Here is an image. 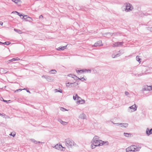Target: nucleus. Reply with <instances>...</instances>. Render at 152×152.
I'll return each instance as SVG.
<instances>
[{
  "label": "nucleus",
  "instance_id": "obj_1",
  "mask_svg": "<svg viewBox=\"0 0 152 152\" xmlns=\"http://www.w3.org/2000/svg\"><path fill=\"white\" fill-rule=\"evenodd\" d=\"M141 147L139 145H132L126 149V152L138 151L140 150Z\"/></svg>",
  "mask_w": 152,
  "mask_h": 152
},
{
  "label": "nucleus",
  "instance_id": "obj_2",
  "mask_svg": "<svg viewBox=\"0 0 152 152\" xmlns=\"http://www.w3.org/2000/svg\"><path fill=\"white\" fill-rule=\"evenodd\" d=\"M102 140H98L96 141L91 142V147L92 149L95 148L96 147L101 146Z\"/></svg>",
  "mask_w": 152,
  "mask_h": 152
},
{
  "label": "nucleus",
  "instance_id": "obj_3",
  "mask_svg": "<svg viewBox=\"0 0 152 152\" xmlns=\"http://www.w3.org/2000/svg\"><path fill=\"white\" fill-rule=\"evenodd\" d=\"M65 142L66 145L68 147H71L74 145V142L71 139L69 138L65 140Z\"/></svg>",
  "mask_w": 152,
  "mask_h": 152
},
{
  "label": "nucleus",
  "instance_id": "obj_4",
  "mask_svg": "<svg viewBox=\"0 0 152 152\" xmlns=\"http://www.w3.org/2000/svg\"><path fill=\"white\" fill-rule=\"evenodd\" d=\"M133 8V7L132 4L129 3H126L125 11L126 12H130L132 10Z\"/></svg>",
  "mask_w": 152,
  "mask_h": 152
},
{
  "label": "nucleus",
  "instance_id": "obj_5",
  "mask_svg": "<svg viewBox=\"0 0 152 152\" xmlns=\"http://www.w3.org/2000/svg\"><path fill=\"white\" fill-rule=\"evenodd\" d=\"M89 72L90 73L91 72V70L89 69H82L80 70H76V72L78 74H82V73L85 72Z\"/></svg>",
  "mask_w": 152,
  "mask_h": 152
},
{
  "label": "nucleus",
  "instance_id": "obj_6",
  "mask_svg": "<svg viewBox=\"0 0 152 152\" xmlns=\"http://www.w3.org/2000/svg\"><path fill=\"white\" fill-rule=\"evenodd\" d=\"M54 147L56 149L63 151H65V148L63 147L61 145L57 144L55 145Z\"/></svg>",
  "mask_w": 152,
  "mask_h": 152
},
{
  "label": "nucleus",
  "instance_id": "obj_7",
  "mask_svg": "<svg viewBox=\"0 0 152 152\" xmlns=\"http://www.w3.org/2000/svg\"><path fill=\"white\" fill-rule=\"evenodd\" d=\"M12 13H16V14L20 17L22 19H23V18H24L25 17H26L27 15H23L22 14H20V13L18 12L17 11H14Z\"/></svg>",
  "mask_w": 152,
  "mask_h": 152
},
{
  "label": "nucleus",
  "instance_id": "obj_8",
  "mask_svg": "<svg viewBox=\"0 0 152 152\" xmlns=\"http://www.w3.org/2000/svg\"><path fill=\"white\" fill-rule=\"evenodd\" d=\"M23 19L25 20V21H29L30 22H31L33 20V19L32 18L28 17L27 15L26 17H25L24 18H23Z\"/></svg>",
  "mask_w": 152,
  "mask_h": 152
},
{
  "label": "nucleus",
  "instance_id": "obj_9",
  "mask_svg": "<svg viewBox=\"0 0 152 152\" xmlns=\"http://www.w3.org/2000/svg\"><path fill=\"white\" fill-rule=\"evenodd\" d=\"M102 45H103L102 44V40H99V41H97L95 43L94 45V47L102 46Z\"/></svg>",
  "mask_w": 152,
  "mask_h": 152
},
{
  "label": "nucleus",
  "instance_id": "obj_10",
  "mask_svg": "<svg viewBox=\"0 0 152 152\" xmlns=\"http://www.w3.org/2000/svg\"><path fill=\"white\" fill-rule=\"evenodd\" d=\"M146 134L148 136H149L152 134V128L149 129L148 128H147L146 129Z\"/></svg>",
  "mask_w": 152,
  "mask_h": 152
},
{
  "label": "nucleus",
  "instance_id": "obj_11",
  "mask_svg": "<svg viewBox=\"0 0 152 152\" xmlns=\"http://www.w3.org/2000/svg\"><path fill=\"white\" fill-rule=\"evenodd\" d=\"M144 91H150L152 90V86H147L144 88L143 89Z\"/></svg>",
  "mask_w": 152,
  "mask_h": 152
},
{
  "label": "nucleus",
  "instance_id": "obj_12",
  "mask_svg": "<svg viewBox=\"0 0 152 152\" xmlns=\"http://www.w3.org/2000/svg\"><path fill=\"white\" fill-rule=\"evenodd\" d=\"M76 102V103L77 104H82L85 103V100L84 99H81V100H80L78 99V100H77V101Z\"/></svg>",
  "mask_w": 152,
  "mask_h": 152
},
{
  "label": "nucleus",
  "instance_id": "obj_13",
  "mask_svg": "<svg viewBox=\"0 0 152 152\" xmlns=\"http://www.w3.org/2000/svg\"><path fill=\"white\" fill-rule=\"evenodd\" d=\"M130 109H132L133 110V111H135L137 110V107L136 105L134 104L131 106L129 107Z\"/></svg>",
  "mask_w": 152,
  "mask_h": 152
},
{
  "label": "nucleus",
  "instance_id": "obj_14",
  "mask_svg": "<svg viewBox=\"0 0 152 152\" xmlns=\"http://www.w3.org/2000/svg\"><path fill=\"white\" fill-rule=\"evenodd\" d=\"M86 115L84 113H83L81 114L79 116V118L82 119H86Z\"/></svg>",
  "mask_w": 152,
  "mask_h": 152
},
{
  "label": "nucleus",
  "instance_id": "obj_15",
  "mask_svg": "<svg viewBox=\"0 0 152 152\" xmlns=\"http://www.w3.org/2000/svg\"><path fill=\"white\" fill-rule=\"evenodd\" d=\"M67 45L65 46H61L59 47L58 48L56 49V50L58 51L63 50L66 48Z\"/></svg>",
  "mask_w": 152,
  "mask_h": 152
},
{
  "label": "nucleus",
  "instance_id": "obj_16",
  "mask_svg": "<svg viewBox=\"0 0 152 152\" xmlns=\"http://www.w3.org/2000/svg\"><path fill=\"white\" fill-rule=\"evenodd\" d=\"M100 140L99 139V137L97 136H95L92 140L91 142L96 141L97 140Z\"/></svg>",
  "mask_w": 152,
  "mask_h": 152
},
{
  "label": "nucleus",
  "instance_id": "obj_17",
  "mask_svg": "<svg viewBox=\"0 0 152 152\" xmlns=\"http://www.w3.org/2000/svg\"><path fill=\"white\" fill-rule=\"evenodd\" d=\"M120 124L121 125V127H127L128 126V124L127 123H121Z\"/></svg>",
  "mask_w": 152,
  "mask_h": 152
},
{
  "label": "nucleus",
  "instance_id": "obj_18",
  "mask_svg": "<svg viewBox=\"0 0 152 152\" xmlns=\"http://www.w3.org/2000/svg\"><path fill=\"white\" fill-rule=\"evenodd\" d=\"M20 59L18 57H16L15 58H13L12 59L9 60V61L10 62H12L13 61H18V60H20Z\"/></svg>",
  "mask_w": 152,
  "mask_h": 152
},
{
  "label": "nucleus",
  "instance_id": "obj_19",
  "mask_svg": "<svg viewBox=\"0 0 152 152\" xmlns=\"http://www.w3.org/2000/svg\"><path fill=\"white\" fill-rule=\"evenodd\" d=\"M76 80H81L82 81H83L84 80H86L87 79V78H84L83 77L81 78H80L77 77V76H76Z\"/></svg>",
  "mask_w": 152,
  "mask_h": 152
},
{
  "label": "nucleus",
  "instance_id": "obj_20",
  "mask_svg": "<svg viewBox=\"0 0 152 152\" xmlns=\"http://www.w3.org/2000/svg\"><path fill=\"white\" fill-rule=\"evenodd\" d=\"M124 135L126 137H131V136L132 135V134L131 133L124 132Z\"/></svg>",
  "mask_w": 152,
  "mask_h": 152
},
{
  "label": "nucleus",
  "instance_id": "obj_21",
  "mask_svg": "<svg viewBox=\"0 0 152 152\" xmlns=\"http://www.w3.org/2000/svg\"><path fill=\"white\" fill-rule=\"evenodd\" d=\"M59 121L61 123V124H62L63 125H66L67 124V122L63 121L61 119H59Z\"/></svg>",
  "mask_w": 152,
  "mask_h": 152
},
{
  "label": "nucleus",
  "instance_id": "obj_22",
  "mask_svg": "<svg viewBox=\"0 0 152 152\" xmlns=\"http://www.w3.org/2000/svg\"><path fill=\"white\" fill-rule=\"evenodd\" d=\"M0 43H1V45H9L11 44V42L9 41L5 42H0Z\"/></svg>",
  "mask_w": 152,
  "mask_h": 152
},
{
  "label": "nucleus",
  "instance_id": "obj_23",
  "mask_svg": "<svg viewBox=\"0 0 152 152\" xmlns=\"http://www.w3.org/2000/svg\"><path fill=\"white\" fill-rule=\"evenodd\" d=\"M57 72V71L55 69H52L49 72V73L51 74H55Z\"/></svg>",
  "mask_w": 152,
  "mask_h": 152
},
{
  "label": "nucleus",
  "instance_id": "obj_24",
  "mask_svg": "<svg viewBox=\"0 0 152 152\" xmlns=\"http://www.w3.org/2000/svg\"><path fill=\"white\" fill-rule=\"evenodd\" d=\"M14 30L16 32L19 34H21L22 33V31L19 29H17L16 28H14Z\"/></svg>",
  "mask_w": 152,
  "mask_h": 152
},
{
  "label": "nucleus",
  "instance_id": "obj_25",
  "mask_svg": "<svg viewBox=\"0 0 152 152\" xmlns=\"http://www.w3.org/2000/svg\"><path fill=\"white\" fill-rule=\"evenodd\" d=\"M77 98V100H78L79 99H81L80 97L78 96L77 94H76L75 96H73V99L74 100H75Z\"/></svg>",
  "mask_w": 152,
  "mask_h": 152
},
{
  "label": "nucleus",
  "instance_id": "obj_26",
  "mask_svg": "<svg viewBox=\"0 0 152 152\" xmlns=\"http://www.w3.org/2000/svg\"><path fill=\"white\" fill-rule=\"evenodd\" d=\"M102 142H101V146L103 145L104 144H106V145H108L109 144V142L107 141H103L102 140Z\"/></svg>",
  "mask_w": 152,
  "mask_h": 152
},
{
  "label": "nucleus",
  "instance_id": "obj_27",
  "mask_svg": "<svg viewBox=\"0 0 152 152\" xmlns=\"http://www.w3.org/2000/svg\"><path fill=\"white\" fill-rule=\"evenodd\" d=\"M46 79L48 81H50L52 80V78L50 76H47V77L46 78Z\"/></svg>",
  "mask_w": 152,
  "mask_h": 152
},
{
  "label": "nucleus",
  "instance_id": "obj_28",
  "mask_svg": "<svg viewBox=\"0 0 152 152\" xmlns=\"http://www.w3.org/2000/svg\"><path fill=\"white\" fill-rule=\"evenodd\" d=\"M68 76L71 77L72 78H74V79L75 80H76V79H75L74 78L75 77H76V76L75 75L72 74H69Z\"/></svg>",
  "mask_w": 152,
  "mask_h": 152
},
{
  "label": "nucleus",
  "instance_id": "obj_29",
  "mask_svg": "<svg viewBox=\"0 0 152 152\" xmlns=\"http://www.w3.org/2000/svg\"><path fill=\"white\" fill-rule=\"evenodd\" d=\"M117 45H118V47L120 46H121L123 45V44H124V42H117Z\"/></svg>",
  "mask_w": 152,
  "mask_h": 152
},
{
  "label": "nucleus",
  "instance_id": "obj_30",
  "mask_svg": "<svg viewBox=\"0 0 152 152\" xmlns=\"http://www.w3.org/2000/svg\"><path fill=\"white\" fill-rule=\"evenodd\" d=\"M86 8L83 6H81L80 7V10L83 11H86Z\"/></svg>",
  "mask_w": 152,
  "mask_h": 152
},
{
  "label": "nucleus",
  "instance_id": "obj_31",
  "mask_svg": "<svg viewBox=\"0 0 152 152\" xmlns=\"http://www.w3.org/2000/svg\"><path fill=\"white\" fill-rule=\"evenodd\" d=\"M30 140L32 142H34L35 144H37V141H36L34 139H31Z\"/></svg>",
  "mask_w": 152,
  "mask_h": 152
},
{
  "label": "nucleus",
  "instance_id": "obj_32",
  "mask_svg": "<svg viewBox=\"0 0 152 152\" xmlns=\"http://www.w3.org/2000/svg\"><path fill=\"white\" fill-rule=\"evenodd\" d=\"M120 56V54H119V53H118V54H116L114 56V57H113V55H112V57L113 58H116V57H118L119 56Z\"/></svg>",
  "mask_w": 152,
  "mask_h": 152
},
{
  "label": "nucleus",
  "instance_id": "obj_33",
  "mask_svg": "<svg viewBox=\"0 0 152 152\" xmlns=\"http://www.w3.org/2000/svg\"><path fill=\"white\" fill-rule=\"evenodd\" d=\"M136 58L137 60L139 63H140L141 62L140 60L141 59L139 58V56H137L136 57Z\"/></svg>",
  "mask_w": 152,
  "mask_h": 152
},
{
  "label": "nucleus",
  "instance_id": "obj_34",
  "mask_svg": "<svg viewBox=\"0 0 152 152\" xmlns=\"http://www.w3.org/2000/svg\"><path fill=\"white\" fill-rule=\"evenodd\" d=\"M112 46L113 47H118V45H117V42H115L114 44H113Z\"/></svg>",
  "mask_w": 152,
  "mask_h": 152
},
{
  "label": "nucleus",
  "instance_id": "obj_35",
  "mask_svg": "<svg viewBox=\"0 0 152 152\" xmlns=\"http://www.w3.org/2000/svg\"><path fill=\"white\" fill-rule=\"evenodd\" d=\"M13 1L15 2V3L17 4L18 2H21L20 0H12Z\"/></svg>",
  "mask_w": 152,
  "mask_h": 152
},
{
  "label": "nucleus",
  "instance_id": "obj_36",
  "mask_svg": "<svg viewBox=\"0 0 152 152\" xmlns=\"http://www.w3.org/2000/svg\"><path fill=\"white\" fill-rule=\"evenodd\" d=\"M60 110L63 111H65L67 110L66 109L63 107H61Z\"/></svg>",
  "mask_w": 152,
  "mask_h": 152
},
{
  "label": "nucleus",
  "instance_id": "obj_37",
  "mask_svg": "<svg viewBox=\"0 0 152 152\" xmlns=\"http://www.w3.org/2000/svg\"><path fill=\"white\" fill-rule=\"evenodd\" d=\"M73 83H70L69 82H68L67 83H66V86L67 87H69L70 86V84L72 85Z\"/></svg>",
  "mask_w": 152,
  "mask_h": 152
},
{
  "label": "nucleus",
  "instance_id": "obj_38",
  "mask_svg": "<svg viewBox=\"0 0 152 152\" xmlns=\"http://www.w3.org/2000/svg\"><path fill=\"white\" fill-rule=\"evenodd\" d=\"M22 90H26V91L27 92H28V93H29L30 94L31 93L29 91V90L28 89H27V88H24L22 89Z\"/></svg>",
  "mask_w": 152,
  "mask_h": 152
},
{
  "label": "nucleus",
  "instance_id": "obj_39",
  "mask_svg": "<svg viewBox=\"0 0 152 152\" xmlns=\"http://www.w3.org/2000/svg\"><path fill=\"white\" fill-rule=\"evenodd\" d=\"M3 101L4 102H5L7 103H9V101H10V100H4V99H3Z\"/></svg>",
  "mask_w": 152,
  "mask_h": 152
},
{
  "label": "nucleus",
  "instance_id": "obj_40",
  "mask_svg": "<svg viewBox=\"0 0 152 152\" xmlns=\"http://www.w3.org/2000/svg\"><path fill=\"white\" fill-rule=\"evenodd\" d=\"M22 90H23L22 89H17V90H16V91H15V92H18V91H20Z\"/></svg>",
  "mask_w": 152,
  "mask_h": 152
},
{
  "label": "nucleus",
  "instance_id": "obj_41",
  "mask_svg": "<svg viewBox=\"0 0 152 152\" xmlns=\"http://www.w3.org/2000/svg\"><path fill=\"white\" fill-rule=\"evenodd\" d=\"M111 121L112 123L113 124H115L118 125H120V124L121 123H114V122H113L112 121Z\"/></svg>",
  "mask_w": 152,
  "mask_h": 152
},
{
  "label": "nucleus",
  "instance_id": "obj_42",
  "mask_svg": "<svg viewBox=\"0 0 152 152\" xmlns=\"http://www.w3.org/2000/svg\"><path fill=\"white\" fill-rule=\"evenodd\" d=\"M47 76L45 75H43L42 76V78H45L46 79V78L47 77Z\"/></svg>",
  "mask_w": 152,
  "mask_h": 152
},
{
  "label": "nucleus",
  "instance_id": "obj_43",
  "mask_svg": "<svg viewBox=\"0 0 152 152\" xmlns=\"http://www.w3.org/2000/svg\"><path fill=\"white\" fill-rule=\"evenodd\" d=\"M125 94L126 96L128 95L129 94V93L126 91L125 92Z\"/></svg>",
  "mask_w": 152,
  "mask_h": 152
},
{
  "label": "nucleus",
  "instance_id": "obj_44",
  "mask_svg": "<svg viewBox=\"0 0 152 152\" xmlns=\"http://www.w3.org/2000/svg\"><path fill=\"white\" fill-rule=\"evenodd\" d=\"M58 92H59L61 93H62V90L61 89H60V90L58 91Z\"/></svg>",
  "mask_w": 152,
  "mask_h": 152
},
{
  "label": "nucleus",
  "instance_id": "obj_45",
  "mask_svg": "<svg viewBox=\"0 0 152 152\" xmlns=\"http://www.w3.org/2000/svg\"><path fill=\"white\" fill-rule=\"evenodd\" d=\"M43 18V15H40L39 16V18L40 19L41 18Z\"/></svg>",
  "mask_w": 152,
  "mask_h": 152
},
{
  "label": "nucleus",
  "instance_id": "obj_46",
  "mask_svg": "<svg viewBox=\"0 0 152 152\" xmlns=\"http://www.w3.org/2000/svg\"><path fill=\"white\" fill-rule=\"evenodd\" d=\"M15 134H13V135H12V133H11L10 134V136H12L13 137H14L15 136Z\"/></svg>",
  "mask_w": 152,
  "mask_h": 152
},
{
  "label": "nucleus",
  "instance_id": "obj_47",
  "mask_svg": "<svg viewBox=\"0 0 152 152\" xmlns=\"http://www.w3.org/2000/svg\"><path fill=\"white\" fill-rule=\"evenodd\" d=\"M142 74H140L138 75V76H140L142 75Z\"/></svg>",
  "mask_w": 152,
  "mask_h": 152
},
{
  "label": "nucleus",
  "instance_id": "obj_48",
  "mask_svg": "<svg viewBox=\"0 0 152 152\" xmlns=\"http://www.w3.org/2000/svg\"><path fill=\"white\" fill-rule=\"evenodd\" d=\"M37 143H44V142H40V141H38V142H37Z\"/></svg>",
  "mask_w": 152,
  "mask_h": 152
},
{
  "label": "nucleus",
  "instance_id": "obj_49",
  "mask_svg": "<svg viewBox=\"0 0 152 152\" xmlns=\"http://www.w3.org/2000/svg\"><path fill=\"white\" fill-rule=\"evenodd\" d=\"M3 23L1 22V23H0V24L2 26L3 25Z\"/></svg>",
  "mask_w": 152,
  "mask_h": 152
},
{
  "label": "nucleus",
  "instance_id": "obj_50",
  "mask_svg": "<svg viewBox=\"0 0 152 152\" xmlns=\"http://www.w3.org/2000/svg\"><path fill=\"white\" fill-rule=\"evenodd\" d=\"M151 28V31H152V29L150 27H148V28Z\"/></svg>",
  "mask_w": 152,
  "mask_h": 152
},
{
  "label": "nucleus",
  "instance_id": "obj_51",
  "mask_svg": "<svg viewBox=\"0 0 152 152\" xmlns=\"http://www.w3.org/2000/svg\"><path fill=\"white\" fill-rule=\"evenodd\" d=\"M77 85H78V83H77Z\"/></svg>",
  "mask_w": 152,
  "mask_h": 152
},
{
  "label": "nucleus",
  "instance_id": "obj_52",
  "mask_svg": "<svg viewBox=\"0 0 152 152\" xmlns=\"http://www.w3.org/2000/svg\"><path fill=\"white\" fill-rule=\"evenodd\" d=\"M2 114L0 113V115H2Z\"/></svg>",
  "mask_w": 152,
  "mask_h": 152
},
{
  "label": "nucleus",
  "instance_id": "obj_53",
  "mask_svg": "<svg viewBox=\"0 0 152 152\" xmlns=\"http://www.w3.org/2000/svg\"><path fill=\"white\" fill-rule=\"evenodd\" d=\"M0 44L1 45V43H0Z\"/></svg>",
  "mask_w": 152,
  "mask_h": 152
},
{
  "label": "nucleus",
  "instance_id": "obj_54",
  "mask_svg": "<svg viewBox=\"0 0 152 152\" xmlns=\"http://www.w3.org/2000/svg\"><path fill=\"white\" fill-rule=\"evenodd\" d=\"M151 28L152 29V27H151Z\"/></svg>",
  "mask_w": 152,
  "mask_h": 152
}]
</instances>
